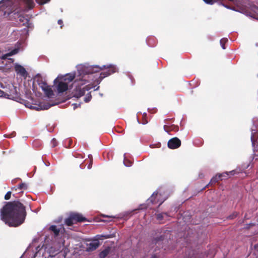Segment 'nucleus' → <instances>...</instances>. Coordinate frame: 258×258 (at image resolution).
I'll return each mask as SVG.
<instances>
[{"label": "nucleus", "mask_w": 258, "mask_h": 258, "mask_svg": "<svg viewBox=\"0 0 258 258\" xmlns=\"http://www.w3.org/2000/svg\"><path fill=\"white\" fill-rule=\"evenodd\" d=\"M75 78V76L72 75H68L64 77V80H68L69 82L73 81Z\"/></svg>", "instance_id": "nucleus-21"}, {"label": "nucleus", "mask_w": 258, "mask_h": 258, "mask_svg": "<svg viewBox=\"0 0 258 258\" xmlns=\"http://www.w3.org/2000/svg\"><path fill=\"white\" fill-rule=\"evenodd\" d=\"M228 40L227 38H222L220 41V44H221V46L222 47V48L223 49H225V44L227 43Z\"/></svg>", "instance_id": "nucleus-20"}, {"label": "nucleus", "mask_w": 258, "mask_h": 258, "mask_svg": "<svg viewBox=\"0 0 258 258\" xmlns=\"http://www.w3.org/2000/svg\"><path fill=\"white\" fill-rule=\"evenodd\" d=\"M51 106H52V105H51L49 103H45L43 104H40L39 106L40 107V109H41V110H47V109H49ZM39 108H37V110H39Z\"/></svg>", "instance_id": "nucleus-19"}, {"label": "nucleus", "mask_w": 258, "mask_h": 258, "mask_svg": "<svg viewBox=\"0 0 258 258\" xmlns=\"http://www.w3.org/2000/svg\"><path fill=\"white\" fill-rule=\"evenodd\" d=\"M49 229L53 232L55 237H56L59 235L60 229L57 228L56 226L51 225L50 226Z\"/></svg>", "instance_id": "nucleus-15"}, {"label": "nucleus", "mask_w": 258, "mask_h": 258, "mask_svg": "<svg viewBox=\"0 0 258 258\" xmlns=\"http://www.w3.org/2000/svg\"><path fill=\"white\" fill-rule=\"evenodd\" d=\"M103 67L105 69H107V70L106 71L102 72L100 74L99 77L96 80L97 83H100L103 78L117 71V68L114 66L109 65L107 67H106V66H103Z\"/></svg>", "instance_id": "nucleus-3"}, {"label": "nucleus", "mask_w": 258, "mask_h": 258, "mask_svg": "<svg viewBox=\"0 0 258 258\" xmlns=\"http://www.w3.org/2000/svg\"><path fill=\"white\" fill-rule=\"evenodd\" d=\"M57 23H58V24L60 25V28H62L63 26V21H62V20H60V19L58 20L57 21Z\"/></svg>", "instance_id": "nucleus-30"}, {"label": "nucleus", "mask_w": 258, "mask_h": 258, "mask_svg": "<svg viewBox=\"0 0 258 258\" xmlns=\"http://www.w3.org/2000/svg\"><path fill=\"white\" fill-rule=\"evenodd\" d=\"M34 81L37 82L47 97L50 98L54 95L51 87L47 85L46 81L40 74H37L34 78Z\"/></svg>", "instance_id": "nucleus-2"}, {"label": "nucleus", "mask_w": 258, "mask_h": 258, "mask_svg": "<svg viewBox=\"0 0 258 258\" xmlns=\"http://www.w3.org/2000/svg\"><path fill=\"white\" fill-rule=\"evenodd\" d=\"M11 14H14V15H16L15 16L14 19H16V17H17V19H18V21L22 23V25L25 26L28 24L29 20L25 18L24 16L21 15L20 14V10H15L14 11V12H11V13H9L8 15H10Z\"/></svg>", "instance_id": "nucleus-5"}, {"label": "nucleus", "mask_w": 258, "mask_h": 258, "mask_svg": "<svg viewBox=\"0 0 258 258\" xmlns=\"http://www.w3.org/2000/svg\"><path fill=\"white\" fill-rule=\"evenodd\" d=\"M11 195H12V191H8L6 194L5 195V200H9L11 199Z\"/></svg>", "instance_id": "nucleus-24"}, {"label": "nucleus", "mask_w": 258, "mask_h": 258, "mask_svg": "<svg viewBox=\"0 0 258 258\" xmlns=\"http://www.w3.org/2000/svg\"><path fill=\"white\" fill-rule=\"evenodd\" d=\"M222 176V174H219L218 175H216L215 176L213 177L210 180L209 184H208L204 189H205L206 187H208L209 185H213V184H215L216 183L218 182V181L220 179L222 180L221 178Z\"/></svg>", "instance_id": "nucleus-12"}, {"label": "nucleus", "mask_w": 258, "mask_h": 258, "mask_svg": "<svg viewBox=\"0 0 258 258\" xmlns=\"http://www.w3.org/2000/svg\"><path fill=\"white\" fill-rule=\"evenodd\" d=\"M15 70L17 74H19L22 77H26L27 72L25 69L22 66L17 64L15 66Z\"/></svg>", "instance_id": "nucleus-10"}, {"label": "nucleus", "mask_w": 258, "mask_h": 258, "mask_svg": "<svg viewBox=\"0 0 258 258\" xmlns=\"http://www.w3.org/2000/svg\"><path fill=\"white\" fill-rule=\"evenodd\" d=\"M26 215V207L19 201L6 202L0 210L1 220L10 227L21 225Z\"/></svg>", "instance_id": "nucleus-1"}, {"label": "nucleus", "mask_w": 258, "mask_h": 258, "mask_svg": "<svg viewBox=\"0 0 258 258\" xmlns=\"http://www.w3.org/2000/svg\"><path fill=\"white\" fill-rule=\"evenodd\" d=\"M56 80H57V79H55V80L54 81V83H56Z\"/></svg>", "instance_id": "nucleus-39"}, {"label": "nucleus", "mask_w": 258, "mask_h": 258, "mask_svg": "<svg viewBox=\"0 0 258 258\" xmlns=\"http://www.w3.org/2000/svg\"><path fill=\"white\" fill-rule=\"evenodd\" d=\"M100 243L97 240H94L87 244V250L92 251L96 249L99 246Z\"/></svg>", "instance_id": "nucleus-8"}, {"label": "nucleus", "mask_w": 258, "mask_h": 258, "mask_svg": "<svg viewBox=\"0 0 258 258\" xmlns=\"http://www.w3.org/2000/svg\"><path fill=\"white\" fill-rule=\"evenodd\" d=\"M110 251V248L108 247L101 251L99 254L100 258H105L109 254Z\"/></svg>", "instance_id": "nucleus-13"}, {"label": "nucleus", "mask_w": 258, "mask_h": 258, "mask_svg": "<svg viewBox=\"0 0 258 258\" xmlns=\"http://www.w3.org/2000/svg\"><path fill=\"white\" fill-rule=\"evenodd\" d=\"M0 97H4L5 98H9V95L5 93L4 91L0 90Z\"/></svg>", "instance_id": "nucleus-25"}, {"label": "nucleus", "mask_w": 258, "mask_h": 258, "mask_svg": "<svg viewBox=\"0 0 258 258\" xmlns=\"http://www.w3.org/2000/svg\"><path fill=\"white\" fill-rule=\"evenodd\" d=\"M0 4H1V2H0Z\"/></svg>", "instance_id": "nucleus-42"}, {"label": "nucleus", "mask_w": 258, "mask_h": 258, "mask_svg": "<svg viewBox=\"0 0 258 258\" xmlns=\"http://www.w3.org/2000/svg\"><path fill=\"white\" fill-rule=\"evenodd\" d=\"M27 5L28 9H31L34 7L33 0H22Z\"/></svg>", "instance_id": "nucleus-17"}, {"label": "nucleus", "mask_w": 258, "mask_h": 258, "mask_svg": "<svg viewBox=\"0 0 258 258\" xmlns=\"http://www.w3.org/2000/svg\"><path fill=\"white\" fill-rule=\"evenodd\" d=\"M148 123V121L147 119L146 118V115H143V120H142V123L143 124H146Z\"/></svg>", "instance_id": "nucleus-29"}, {"label": "nucleus", "mask_w": 258, "mask_h": 258, "mask_svg": "<svg viewBox=\"0 0 258 258\" xmlns=\"http://www.w3.org/2000/svg\"><path fill=\"white\" fill-rule=\"evenodd\" d=\"M203 1L207 4L213 5L215 3L214 0H203Z\"/></svg>", "instance_id": "nucleus-27"}, {"label": "nucleus", "mask_w": 258, "mask_h": 258, "mask_svg": "<svg viewBox=\"0 0 258 258\" xmlns=\"http://www.w3.org/2000/svg\"><path fill=\"white\" fill-rule=\"evenodd\" d=\"M168 127V126H167L166 125H165L164 126V129L166 132H169V130L167 129Z\"/></svg>", "instance_id": "nucleus-34"}, {"label": "nucleus", "mask_w": 258, "mask_h": 258, "mask_svg": "<svg viewBox=\"0 0 258 258\" xmlns=\"http://www.w3.org/2000/svg\"><path fill=\"white\" fill-rule=\"evenodd\" d=\"M56 88L58 93H63L68 89V84L67 83L60 81L58 82Z\"/></svg>", "instance_id": "nucleus-9"}, {"label": "nucleus", "mask_w": 258, "mask_h": 258, "mask_svg": "<svg viewBox=\"0 0 258 258\" xmlns=\"http://www.w3.org/2000/svg\"><path fill=\"white\" fill-rule=\"evenodd\" d=\"M223 5L224 6H225V7H227V8H228V7H227V6H225L224 4H223Z\"/></svg>", "instance_id": "nucleus-40"}, {"label": "nucleus", "mask_w": 258, "mask_h": 258, "mask_svg": "<svg viewBox=\"0 0 258 258\" xmlns=\"http://www.w3.org/2000/svg\"><path fill=\"white\" fill-rule=\"evenodd\" d=\"M27 189V185L25 183H21L18 185L17 187L12 188V190L15 189V190H26Z\"/></svg>", "instance_id": "nucleus-14"}, {"label": "nucleus", "mask_w": 258, "mask_h": 258, "mask_svg": "<svg viewBox=\"0 0 258 258\" xmlns=\"http://www.w3.org/2000/svg\"><path fill=\"white\" fill-rule=\"evenodd\" d=\"M168 147L171 149H175L181 146V141L177 137L170 139L167 143Z\"/></svg>", "instance_id": "nucleus-6"}, {"label": "nucleus", "mask_w": 258, "mask_h": 258, "mask_svg": "<svg viewBox=\"0 0 258 258\" xmlns=\"http://www.w3.org/2000/svg\"><path fill=\"white\" fill-rule=\"evenodd\" d=\"M20 258H22V257H20Z\"/></svg>", "instance_id": "nucleus-43"}, {"label": "nucleus", "mask_w": 258, "mask_h": 258, "mask_svg": "<svg viewBox=\"0 0 258 258\" xmlns=\"http://www.w3.org/2000/svg\"><path fill=\"white\" fill-rule=\"evenodd\" d=\"M56 145L55 144H53V147H55Z\"/></svg>", "instance_id": "nucleus-41"}, {"label": "nucleus", "mask_w": 258, "mask_h": 258, "mask_svg": "<svg viewBox=\"0 0 258 258\" xmlns=\"http://www.w3.org/2000/svg\"><path fill=\"white\" fill-rule=\"evenodd\" d=\"M8 56H10L9 55H8V53L6 54H4L2 56V59H6L7 58V57Z\"/></svg>", "instance_id": "nucleus-32"}, {"label": "nucleus", "mask_w": 258, "mask_h": 258, "mask_svg": "<svg viewBox=\"0 0 258 258\" xmlns=\"http://www.w3.org/2000/svg\"><path fill=\"white\" fill-rule=\"evenodd\" d=\"M74 223H75V222H74V220L72 218L71 215H70L69 217L66 219L65 220V224L68 226H72Z\"/></svg>", "instance_id": "nucleus-18"}, {"label": "nucleus", "mask_w": 258, "mask_h": 258, "mask_svg": "<svg viewBox=\"0 0 258 258\" xmlns=\"http://www.w3.org/2000/svg\"><path fill=\"white\" fill-rule=\"evenodd\" d=\"M158 196V192H154L150 198L148 200V201L152 204H155L157 203L156 197Z\"/></svg>", "instance_id": "nucleus-16"}, {"label": "nucleus", "mask_w": 258, "mask_h": 258, "mask_svg": "<svg viewBox=\"0 0 258 258\" xmlns=\"http://www.w3.org/2000/svg\"><path fill=\"white\" fill-rule=\"evenodd\" d=\"M103 69V68L100 67L98 66H90L86 68V73L88 74H92L93 73H97Z\"/></svg>", "instance_id": "nucleus-11"}, {"label": "nucleus", "mask_w": 258, "mask_h": 258, "mask_svg": "<svg viewBox=\"0 0 258 258\" xmlns=\"http://www.w3.org/2000/svg\"><path fill=\"white\" fill-rule=\"evenodd\" d=\"M164 215L167 216V214L166 213L158 214L156 216V219L159 221H161L163 219Z\"/></svg>", "instance_id": "nucleus-22"}, {"label": "nucleus", "mask_w": 258, "mask_h": 258, "mask_svg": "<svg viewBox=\"0 0 258 258\" xmlns=\"http://www.w3.org/2000/svg\"><path fill=\"white\" fill-rule=\"evenodd\" d=\"M92 160H92V159H91V160H90V163L89 164V165H88V168L89 169V168H90L91 167L92 164V161H93Z\"/></svg>", "instance_id": "nucleus-35"}, {"label": "nucleus", "mask_w": 258, "mask_h": 258, "mask_svg": "<svg viewBox=\"0 0 258 258\" xmlns=\"http://www.w3.org/2000/svg\"><path fill=\"white\" fill-rule=\"evenodd\" d=\"M70 215L75 223L77 222H85L87 221V219L85 217H83L82 215L81 214L73 213L70 214Z\"/></svg>", "instance_id": "nucleus-7"}, {"label": "nucleus", "mask_w": 258, "mask_h": 258, "mask_svg": "<svg viewBox=\"0 0 258 258\" xmlns=\"http://www.w3.org/2000/svg\"><path fill=\"white\" fill-rule=\"evenodd\" d=\"M236 214L235 215H232V216H229V218L230 219H233L234 217H236Z\"/></svg>", "instance_id": "nucleus-36"}, {"label": "nucleus", "mask_w": 258, "mask_h": 258, "mask_svg": "<svg viewBox=\"0 0 258 258\" xmlns=\"http://www.w3.org/2000/svg\"><path fill=\"white\" fill-rule=\"evenodd\" d=\"M91 98V96H90V97H86L85 98V101L86 102H88L90 100Z\"/></svg>", "instance_id": "nucleus-33"}, {"label": "nucleus", "mask_w": 258, "mask_h": 258, "mask_svg": "<svg viewBox=\"0 0 258 258\" xmlns=\"http://www.w3.org/2000/svg\"><path fill=\"white\" fill-rule=\"evenodd\" d=\"M124 164L126 166H130L132 164V163L127 160L125 159L124 161Z\"/></svg>", "instance_id": "nucleus-28"}, {"label": "nucleus", "mask_w": 258, "mask_h": 258, "mask_svg": "<svg viewBox=\"0 0 258 258\" xmlns=\"http://www.w3.org/2000/svg\"><path fill=\"white\" fill-rule=\"evenodd\" d=\"M18 51H19V49L15 48V49H13L12 50H11L9 53H8V55L9 56H12L14 54H17L18 52Z\"/></svg>", "instance_id": "nucleus-23"}, {"label": "nucleus", "mask_w": 258, "mask_h": 258, "mask_svg": "<svg viewBox=\"0 0 258 258\" xmlns=\"http://www.w3.org/2000/svg\"><path fill=\"white\" fill-rule=\"evenodd\" d=\"M151 258H157V257L156 255H153Z\"/></svg>", "instance_id": "nucleus-37"}, {"label": "nucleus", "mask_w": 258, "mask_h": 258, "mask_svg": "<svg viewBox=\"0 0 258 258\" xmlns=\"http://www.w3.org/2000/svg\"><path fill=\"white\" fill-rule=\"evenodd\" d=\"M52 141L53 142H56V140H55V139H52Z\"/></svg>", "instance_id": "nucleus-38"}, {"label": "nucleus", "mask_w": 258, "mask_h": 258, "mask_svg": "<svg viewBox=\"0 0 258 258\" xmlns=\"http://www.w3.org/2000/svg\"><path fill=\"white\" fill-rule=\"evenodd\" d=\"M48 1H49V0H36V2L40 5L44 4Z\"/></svg>", "instance_id": "nucleus-26"}, {"label": "nucleus", "mask_w": 258, "mask_h": 258, "mask_svg": "<svg viewBox=\"0 0 258 258\" xmlns=\"http://www.w3.org/2000/svg\"><path fill=\"white\" fill-rule=\"evenodd\" d=\"M91 88L92 87L89 85H87L84 86H83V84H81V85H79L72 92L73 96L79 98L83 96L86 91H89Z\"/></svg>", "instance_id": "nucleus-4"}, {"label": "nucleus", "mask_w": 258, "mask_h": 258, "mask_svg": "<svg viewBox=\"0 0 258 258\" xmlns=\"http://www.w3.org/2000/svg\"><path fill=\"white\" fill-rule=\"evenodd\" d=\"M74 156V157H75L76 158H83V156L82 154H75Z\"/></svg>", "instance_id": "nucleus-31"}]
</instances>
